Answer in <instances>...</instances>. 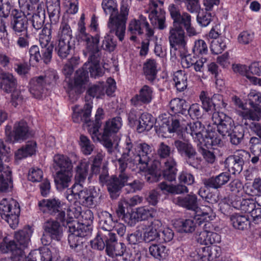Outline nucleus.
Segmentation results:
<instances>
[{
  "label": "nucleus",
  "mask_w": 261,
  "mask_h": 261,
  "mask_svg": "<svg viewBox=\"0 0 261 261\" xmlns=\"http://www.w3.org/2000/svg\"><path fill=\"white\" fill-rule=\"evenodd\" d=\"M123 150L121 157L118 160L121 169H126L127 162L133 165H142V167H140L142 171L147 168L152 152L150 145L146 143H139L127 138Z\"/></svg>",
  "instance_id": "1"
},
{
  "label": "nucleus",
  "mask_w": 261,
  "mask_h": 261,
  "mask_svg": "<svg viewBox=\"0 0 261 261\" xmlns=\"http://www.w3.org/2000/svg\"><path fill=\"white\" fill-rule=\"evenodd\" d=\"M101 6L105 13L110 15L108 22L109 33L115 34L119 41H123L125 34L128 9L123 5L119 13L116 0H102Z\"/></svg>",
  "instance_id": "2"
},
{
  "label": "nucleus",
  "mask_w": 261,
  "mask_h": 261,
  "mask_svg": "<svg viewBox=\"0 0 261 261\" xmlns=\"http://www.w3.org/2000/svg\"><path fill=\"white\" fill-rule=\"evenodd\" d=\"M126 169H121L119 165L118 175L109 176L108 173L101 174L99 176V181L102 185L107 187L110 197L117 199L122 192V189L126 185L129 178L128 174L126 172Z\"/></svg>",
  "instance_id": "3"
},
{
  "label": "nucleus",
  "mask_w": 261,
  "mask_h": 261,
  "mask_svg": "<svg viewBox=\"0 0 261 261\" xmlns=\"http://www.w3.org/2000/svg\"><path fill=\"white\" fill-rule=\"evenodd\" d=\"M38 206L40 210L54 216L62 225L72 219V215L69 213L71 210H66V204L59 199H43L39 201Z\"/></svg>",
  "instance_id": "4"
},
{
  "label": "nucleus",
  "mask_w": 261,
  "mask_h": 261,
  "mask_svg": "<svg viewBox=\"0 0 261 261\" xmlns=\"http://www.w3.org/2000/svg\"><path fill=\"white\" fill-rule=\"evenodd\" d=\"M63 225L65 227H68L69 234L68 241L70 247L78 252L82 248L83 238L91 233V228L86 225L80 224L77 220L73 219Z\"/></svg>",
  "instance_id": "5"
},
{
  "label": "nucleus",
  "mask_w": 261,
  "mask_h": 261,
  "mask_svg": "<svg viewBox=\"0 0 261 261\" xmlns=\"http://www.w3.org/2000/svg\"><path fill=\"white\" fill-rule=\"evenodd\" d=\"M82 40L85 42L86 48L90 53L87 62L94 65V70L91 71L92 75H102L103 70L99 64L101 54L98 47L99 36L93 37L90 35L85 36Z\"/></svg>",
  "instance_id": "6"
},
{
  "label": "nucleus",
  "mask_w": 261,
  "mask_h": 261,
  "mask_svg": "<svg viewBox=\"0 0 261 261\" xmlns=\"http://www.w3.org/2000/svg\"><path fill=\"white\" fill-rule=\"evenodd\" d=\"M20 212L19 204L16 200L3 198L1 201L0 215L13 229L18 224Z\"/></svg>",
  "instance_id": "7"
},
{
  "label": "nucleus",
  "mask_w": 261,
  "mask_h": 261,
  "mask_svg": "<svg viewBox=\"0 0 261 261\" xmlns=\"http://www.w3.org/2000/svg\"><path fill=\"white\" fill-rule=\"evenodd\" d=\"M174 145L178 153L184 158L185 162L189 166L198 168L201 162L195 147L188 140H176Z\"/></svg>",
  "instance_id": "8"
},
{
  "label": "nucleus",
  "mask_w": 261,
  "mask_h": 261,
  "mask_svg": "<svg viewBox=\"0 0 261 261\" xmlns=\"http://www.w3.org/2000/svg\"><path fill=\"white\" fill-rule=\"evenodd\" d=\"M79 189V192L75 193V197L76 201L82 205L92 208L103 202L105 195L99 188L91 187L88 189Z\"/></svg>",
  "instance_id": "9"
},
{
  "label": "nucleus",
  "mask_w": 261,
  "mask_h": 261,
  "mask_svg": "<svg viewBox=\"0 0 261 261\" xmlns=\"http://www.w3.org/2000/svg\"><path fill=\"white\" fill-rule=\"evenodd\" d=\"M99 224L100 230L98 231L96 238L92 241H95L97 245L100 246L103 244L102 239H107L111 236L115 234L112 232L117 223V220L114 219L113 215L107 211H102L99 213Z\"/></svg>",
  "instance_id": "10"
},
{
  "label": "nucleus",
  "mask_w": 261,
  "mask_h": 261,
  "mask_svg": "<svg viewBox=\"0 0 261 261\" xmlns=\"http://www.w3.org/2000/svg\"><path fill=\"white\" fill-rule=\"evenodd\" d=\"M122 125V119L117 116L110 119L106 122L103 127V132L102 135L99 133L100 141L103 146L107 148L108 151L111 153L113 151V143L112 137L116 134Z\"/></svg>",
  "instance_id": "11"
},
{
  "label": "nucleus",
  "mask_w": 261,
  "mask_h": 261,
  "mask_svg": "<svg viewBox=\"0 0 261 261\" xmlns=\"http://www.w3.org/2000/svg\"><path fill=\"white\" fill-rule=\"evenodd\" d=\"M103 245L101 247L95 241H91L92 248L95 249L102 250L106 247L107 254L114 257L117 256H122L125 251V245L124 243L118 242L116 234L108 237L107 239H102Z\"/></svg>",
  "instance_id": "12"
},
{
  "label": "nucleus",
  "mask_w": 261,
  "mask_h": 261,
  "mask_svg": "<svg viewBox=\"0 0 261 261\" xmlns=\"http://www.w3.org/2000/svg\"><path fill=\"white\" fill-rule=\"evenodd\" d=\"M205 208L206 210L196 211L194 218L182 221L180 230L186 233H191L197 227H201L203 220H210L213 214V210L210 206H206Z\"/></svg>",
  "instance_id": "13"
},
{
  "label": "nucleus",
  "mask_w": 261,
  "mask_h": 261,
  "mask_svg": "<svg viewBox=\"0 0 261 261\" xmlns=\"http://www.w3.org/2000/svg\"><path fill=\"white\" fill-rule=\"evenodd\" d=\"M250 153L243 149L236 151L225 160V168L232 174H238L242 171L245 163L249 159Z\"/></svg>",
  "instance_id": "14"
},
{
  "label": "nucleus",
  "mask_w": 261,
  "mask_h": 261,
  "mask_svg": "<svg viewBox=\"0 0 261 261\" xmlns=\"http://www.w3.org/2000/svg\"><path fill=\"white\" fill-rule=\"evenodd\" d=\"M14 135H12V127L7 125L5 128L6 141L7 142H19L23 141L32 136L33 134L29 130L27 123L21 121L15 124L14 126Z\"/></svg>",
  "instance_id": "15"
},
{
  "label": "nucleus",
  "mask_w": 261,
  "mask_h": 261,
  "mask_svg": "<svg viewBox=\"0 0 261 261\" xmlns=\"http://www.w3.org/2000/svg\"><path fill=\"white\" fill-rule=\"evenodd\" d=\"M145 29L146 36L148 37H152L154 34L153 31L149 28V24L147 21L146 18L141 15L139 18L132 20L129 23L128 30L132 35L130 37V40L136 41L137 37V35H141L144 33V30Z\"/></svg>",
  "instance_id": "16"
},
{
  "label": "nucleus",
  "mask_w": 261,
  "mask_h": 261,
  "mask_svg": "<svg viewBox=\"0 0 261 261\" xmlns=\"http://www.w3.org/2000/svg\"><path fill=\"white\" fill-rule=\"evenodd\" d=\"M258 113L253 112L252 110L240 112V115L242 117V123L246 128L258 136L261 139V123L258 122L261 118V111Z\"/></svg>",
  "instance_id": "17"
},
{
  "label": "nucleus",
  "mask_w": 261,
  "mask_h": 261,
  "mask_svg": "<svg viewBox=\"0 0 261 261\" xmlns=\"http://www.w3.org/2000/svg\"><path fill=\"white\" fill-rule=\"evenodd\" d=\"M168 39L171 49L177 50L180 48L185 49L187 37L181 25H173L170 28Z\"/></svg>",
  "instance_id": "18"
},
{
  "label": "nucleus",
  "mask_w": 261,
  "mask_h": 261,
  "mask_svg": "<svg viewBox=\"0 0 261 261\" xmlns=\"http://www.w3.org/2000/svg\"><path fill=\"white\" fill-rule=\"evenodd\" d=\"M212 119L217 125V131L223 137L228 136L234 126L233 120L223 112H215Z\"/></svg>",
  "instance_id": "19"
},
{
  "label": "nucleus",
  "mask_w": 261,
  "mask_h": 261,
  "mask_svg": "<svg viewBox=\"0 0 261 261\" xmlns=\"http://www.w3.org/2000/svg\"><path fill=\"white\" fill-rule=\"evenodd\" d=\"M11 16V26L16 34L28 32V19L23 12L13 9Z\"/></svg>",
  "instance_id": "20"
},
{
  "label": "nucleus",
  "mask_w": 261,
  "mask_h": 261,
  "mask_svg": "<svg viewBox=\"0 0 261 261\" xmlns=\"http://www.w3.org/2000/svg\"><path fill=\"white\" fill-rule=\"evenodd\" d=\"M5 150L3 142L0 139V191H7L12 186L11 171L8 167H4L2 163V150Z\"/></svg>",
  "instance_id": "21"
},
{
  "label": "nucleus",
  "mask_w": 261,
  "mask_h": 261,
  "mask_svg": "<svg viewBox=\"0 0 261 261\" xmlns=\"http://www.w3.org/2000/svg\"><path fill=\"white\" fill-rule=\"evenodd\" d=\"M65 227L59 220L50 219L43 224L44 232L51 239L56 241L60 240L63 235V227Z\"/></svg>",
  "instance_id": "22"
},
{
  "label": "nucleus",
  "mask_w": 261,
  "mask_h": 261,
  "mask_svg": "<svg viewBox=\"0 0 261 261\" xmlns=\"http://www.w3.org/2000/svg\"><path fill=\"white\" fill-rule=\"evenodd\" d=\"M153 99L152 88L148 85H144L130 100L131 103L135 107L150 103Z\"/></svg>",
  "instance_id": "23"
},
{
  "label": "nucleus",
  "mask_w": 261,
  "mask_h": 261,
  "mask_svg": "<svg viewBox=\"0 0 261 261\" xmlns=\"http://www.w3.org/2000/svg\"><path fill=\"white\" fill-rule=\"evenodd\" d=\"M230 203L232 206L237 210H240L244 213L250 214L255 208L257 201L252 199H243L240 195L231 196Z\"/></svg>",
  "instance_id": "24"
},
{
  "label": "nucleus",
  "mask_w": 261,
  "mask_h": 261,
  "mask_svg": "<svg viewBox=\"0 0 261 261\" xmlns=\"http://www.w3.org/2000/svg\"><path fill=\"white\" fill-rule=\"evenodd\" d=\"M42 76H35L29 82V91L32 96L37 99H41L44 96L48 88L43 83Z\"/></svg>",
  "instance_id": "25"
},
{
  "label": "nucleus",
  "mask_w": 261,
  "mask_h": 261,
  "mask_svg": "<svg viewBox=\"0 0 261 261\" xmlns=\"http://www.w3.org/2000/svg\"><path fill=\"white\" fill-rule=\"evenodd\" d=\"M16 248V245L13 242H3L0 245V250L2 252L12 253V261H25L27 257L24 254V249Z\"/></svg>",
  "instance_id": "26"
},
{
  "label": "nucleus",
  "mask_w": 261,
  "mask_h": 261,
  "mask_svg": "<svg viewBox=\"0 0 261 261\" xmlns=\"http://www.w3.org/2000/svg\"><path fill=\"white\" fill-rule=\"evenodd\" d=\"M87 69L89 70L90 75L92 77L96 78L97 76H100L102 75H92L91 71L92 69L94 70V65L91 63L87 62L85 63L82 68L78 69L76 71L75 75L74 77V84L77 87H82L85 85L88 81L89 79L88 71Z\"/></svg>",
  "instance_id": "27"
},
{
  "label": "nucleus",
  "mask_w": 261,
  "mask_h": 261,
  "mask_svg": "<svg viewBox=\"0 0 261 261\" xmlns=\"http://www.w3.org/2000/svg\"><path fill=\"white\" fill-rule=\"evenodd\" d=\"M230 174L227 172H222L217 176L203 180L204 186L209 188L218 189L225 185L230 179Z\"/></svg>",
  "instance_id": "28"
},
{
  "label": "nucleus",
  "mask_w": 261,
  "mask_h": 261,
  "mask_svg": "<svg viewBox=\"0 0 261 261\" xmlns=\"http://www.w3.org/2000/svg\"><path fill=\"white\" fill-rule=\"evenodd\" d=\"M102 116L103 110L101 108H98L95 116V120L91 121L90 120V124H88L87 129L94 141L99 139V129L101 125V119L102 118Z\"/></svg>",
  "instance_id": "29"
},
{
  "label": "nucleus",
  "mask_w": 261,
  "mask_h": 261,
  "mask_svg": "<svg viewBox=\"0 0 261 261\" xmlns=\"http://www.w3.org/2000/svg\"><path fill=\"white\" fill-rule=\"evenodd\" d=\"M173 202L176 204L188 210L195 211L198 208L197 197L192 193L185 197L179 196L174 198Z\"/></svg>",
  "instance_id": "30"
},
{
  "label": "nucleus",
  "mask_w": 261,
  "mask_h": 261,
  "mask_svg": "<svg viewBox=\"0 0 261 261\" xmlns=\"http://www.w3.org/2000/svg\"><path fill=\"white\" fill-rule=\"evenodd\" d=\"M1 89L4 92L10 93L16 89L17 81L14 76L9 72H4L1 76Z\"/></svg>",
  "instance_id": "31"
},
{
  "label": "nucleus",
  "mask_w": 261,
  "mask_h": 261,
  "mask_svg": "<svg viewBox=\"0 0 261 261\" xmlns=\"http://www.w3.org/2000/svg\"><path fill=\"white\" fill-rule=\"evenodd\" d=\"M32 233V231L29 228H24L15 234V240L16 241H10L13 242L16 245V248H21L24 249L27 248L30 243V238Z\"/></svg>",
  "instance_id": "32"
},
{
  "label": "nucleus",
  "mask_w": 261,
  "mask_h": 261,
  "mask_svg": "<svg viewBox=\"0 0 261 261\" xmlns=\"http://www.w3.org/2000/svg\"><path fill=\"white\" fill-rule=\"evenodd\" d=\"M25 261H52V254L48 248L44 247L32 251Z\"/></svg>",
  "instance_id": "33"
},
{
  "label": "nucleus",
  "mask_w": 261,
  "mask_h": 261,
  "mask_svg": "<svg viewBox=\"0 0 261 261\" xmlns=\"http://www.w3.org/2000/svg\"><path fill=\"white\" fill-rule=\"evenodd\" d=\"M169 107L172 112L171 115L180 117L181 115H186L188 105L185 99L175 98L170 101Z\"/></svg>",
  "instance_id": "34"
},
{
  "label": "nucleus",
  "mask_w": 261,
  "mask_h": 261,
  "mask_svg": "<svg viewBox=\"0 0 261 261\" xmlns=\"http://www.w3.org/2000/svg\"><path fill=\"white\" fill-rule=\"evenodd\" d=\"M164 168L162 175L164 179L172 182L175 181L177 172V163L175 159H170L169 161L163 163Z\"/></svg>",
  "instance_id": "35"
},
{
  "label": "nucleus",
  "mask_w": 261,
  "mask_h": 261,
  "mask_svg": "<svg viewBox=\"0 0 261 261\" xmlns=\"http://www.w3.org/2000/svg\"><path fill=\"white\" fill-rule=\"evenodd\" d=\"M188 127L187 128V132L192 137L194 141H198L202 143V140L204 136L203 133H205L204 125L197 121L190 123Z\"/></svg>",
  "instance_id": "36"
},
{
  "label": "nucleus",
  "mask_w": 261,
  "mask_h": 261,
  "mask_svg": "<svg viewBox=\"0 0 261 261\" xmlns=\"http://www.w3.org/2000/svg\"><path fill=\"white\" fill-rule=\"evenodd\" d=\"M92 106L89 103H86L80 111H74L72 114V119L74 122L79 123L84 122L88 127L90 121V117L91 113Z\"/></svg>",
  "instance_id": "37"
},
{
  "label": "nucleus",
  "mask_w": 261,
  "mask_h": 261,
  "mask_svg": "<svg viewBox=\"0 0 261 261\" xmlns=\"http://www.w3.org/2000/svg\"><path fill=\"white\" fill-rule=\"evenodd\" d=\"M54 167L57 171L72 172V163L67 156L56 154L54 157Z\"/></svg>",
  "instance_id": "38"
},
{
  "label": "nucleus",
  "mask_w": 261,
  "mask_h": 261,
  "mask_svg": "<svg viewBox=\"0 0 261 261\" xmlns=\"http://www.w3.org/2000/svg\"><path fill=\"white\" fill-rule=\"evenodd\" d=\"M72 175V172L57 171L54 180L58 190L62 191L69 187Z\"/></svg>",
  "instance_id": "39"
},
{
  "label": "nucleus",
  "mask_w": 261,
  "mask_h": 261,
  "mask_svg": "<svg viewBox=\"0 0 261 261\" xmlns=\"http://www.w3.org/2000/svg\"><path fill=\"white\" fill-rule=\"evenodd\" d=\"M46 8L51 23H56L60 14V0H46Z\"/></svg>",
  "instance_id": "40"
},
{
  "label": "nucleus",
  "mask_w": 261,
  "mask_h": 261,
  "mask_svg": "<svg viewBox=\"0 0 261 261\" xmlns=\"http://www.w3.org/2000/svg\"><path fill=\"white\" fill-rule=\"evenodd\" d=\"M155 118L150 114L144 113L139 117L137 131L141 133L150 130L154 124Z\"/></svg>",
  "instance_id": "41"
},
{
  "label": "nucleus",
  "mask_w": 261,
  "mask_h": 261,
  "mask_svg": "<svg viewBox=\"0 0 261 261\" xmlns=\"http://www.w3.org/2000/svg\"><path fill=\"white\" fill-rule=\"evenodd\" d=\"M143 72L147 80L150 83L156 78L157 64L154 59H147L143 65Z\"/></svg>",
  "instance_id": "42"
},
{
  "label": "nucleus",
  "mask_w": 261,
  "mask_h": 261,
  "mask_svg": "<svg viewBox=\"0 0 261 261\" xmlns=\"http://www.w3.org/2000/svg\"><path fill=\"white\" fill-rule=\"evenodd\" d=\"M89 165V162L84 161L81 162L76 167L75 175V182L74 184L79 185V188H82V184L87 177Z\"/></svg>",
  "instance_id": "43"
},
{
  "label": "nucleus",
  "mask_w": 261,
  "mask_h": 261,
  "mask_svg": "<svg viewBox=\"0 0 261 261\" xmlns=\"http://www.w3.org/2000/svg\"><path fill=\"white\" fill-rule=\"evenodd\" d=\"M204 142L206 147L210 146H220L222 145V141L218 135L215 129H208L205 132L204 136L202 140Z\"/></svg>",
  "instance_id": "44"
},
{
  "label": "nucleus",
  "mask_w": 261,
  "mask_h": 261,
  "mask_svg": "<svg viewBox=\"0 0 261 261\" xmlns=\"http://www.w3.org/2000/svg\"><path fill=\"white\" fill-rule=\"evenodd\" d=\"M174 152V150L164 142H160L158 146L157 155L163 163L170 159H174L173 156Z\"/></svg>",
  "instance_id": "45"
},
{
  "label": "nucleus",
  "mask_w": 261,
  "mask_h": 261,
  "mask_svg": "<svg viewBox=\"0 0 261 261\" xmlns=\"http://www.w3.org/2000/svg\"><path fill=\"white\" fill-rule=\"evenodd\" d=\"M244 124L242 123L241 124L234 125L229 134L230 141L233 145H237L240 144L244 139L245 135Z\"/></svg>",
  "instance_id": "46"
},
{
  "label": "nucleus",
  "mask_w": 261,
  "mask_h": 261,
  "mask_svg": "<svg viewBox=\"0 0 261 261\" xmlns=\"http://www.w3.org/2000/svg\"><path fill=\"white\" fill-rule=\"evenodd\" d=\"M168 251L165 246L161 244H153L149 247L150 255L159 260H163L167 257Z\"/></svg>",
  "instance_id": "47"
},
{
  "label": "nucleus",
  "mask_w": 261,
  "mask_h": 261,
  "mask_svg": "<svg viewBox=\"0 0 261 261\" xmlns=\"http://www.w3.org/2000/svg\"><path fill=\"white\" fill-rule=\"evenodd\" d=\"M70 41L58 39L55 44V51L59 57L65 59L70 54L71 46Z\"/></svg>",
  "instance_id": "48"
},
{
  "label": "nucleus",
  "mask_w": 261,
  "mask_h": 261,
  "mask_svg": "<svg viewBox=\"0 0 261 261\" xmlns=\"http://www.w3.org/2000/svg\"><path fill=\"white\" fill-rule=\"evenodd\" d=\"M37 143L35 141H28L24 147L19 149L15 153L17 159L21 160L23 158L31 156L36 152Z\"/></svg>",
  "instance_id": "49"
},
{
  "label": "nucleus",
  "mask_w": 261,
  "mask_h": 261,
  "mask_svg": "<svg viewBox=\"0 0 261 261\" xmlns=\"http://www.w3.org/2000/svg\"><path fill=\"white\" fill-rule=\"evenodd\" d=\"M105 94V83L103 82L90 87L86 92L85 100L89 101L94 97L99 98Z\"/></svg>",
  "instance_id": "50"
},
{
  "label": "nucleus",
  "mask_w": 261,
  "mask_h": 261,
  "mask_svg": "<svg viewBox=\"0 0 261 261\" xmlns=\"http://www.w3.org/2000/svg\"><path fill=\"white\" fill-rule=\"evenodd\" d=\"M175 86L178 91H183L187 87V74L181 70L176 71L173 74Z\"/></svg>",
  "instance_id": "51"
},
{
  "label": "nucleus",
  "mask_w": 261,
  "mask_h": 261,
  "mask_svg": "<svg viewBox=\"0 0 261 261\" xmlns=\"http://www.w3.org/2000/svg\"><path fill=\"white\" fill-rule=\"evenodd\" d=\"M152 227L147 229L144 233L143 240L146 243L156 241L158 242V231L156 228H154L153 226H160L162 225L161 222L158 220H154L151 223Z\"/></svg>",
  "instance_id": "52"
},
{
  "label": "nucleus",
  "mask_w": 261,
  "mask_h": 261,
  "mask_svg": "<svg viewBox=\"0 0 261 261\" xmlns=\"http://www.w3.org/2000/svg\"><path fill=\"white\" fill-rule=\"evenodd\" d=\"M59 39L71 41L72 38V30L68 19L63 18L58 32Z\"/></svg>",
  "instance_id": "53"
},
{
  "label": "nucleus",
  "mask_w": 261,
  "mask_h": 261,
  "mask_svg": "<svg viewBox=\"0 0 261 261\" xmlns=\"http://www.w3.org/2000/svg\"><path fill=\"white\" fill-rule=\"evenodd\" d=\"M168 10L170 12V16L173 20V25H181V23L184 21L186 15H190L187 12H184L180 14L179 9L175 5L172 4L169 6Z\"/></svg>",
  "instance_id": "54"
},
{
  "label": "nucleus",
  "mask_w": 261,
  "mask_h": 261,
  "mask_svg": "<svg viewBox=\"0 0 261 261\" xmlns=\"http://www.w3.org/2000/svg\"><path fill=\"white\" fill-rule=\"evenodd\" d=\"M42 76L43 83L47 87H53L57 84V81L59 79V76L56 70L49 69L46 70L43 75H39Z\"/></svg>",
  "instance_id": "55"
},
{
  "label": "nucleus",
  "mask_w": 261,
  "mask_h": 261,
  "mask_svg": "<svg viewBox=\"0 0 261 261\" xmlns=\"http://www.w3.org/2000/svg\"><path fill=\"white\" fill-rule=\"evenodd\" d=\"M182 116L177 117L174 115H171L170 120L169 118L167 120L165 117H163L162 120L163 123L168 126V130L170 133L177 132L180 128V122L183 120Z\"/></svg>",
  "instance_id": "56"
},
{
  "label": "nucleus",
  "mask_w": 261,
  "mask_h": 261,
  "mask_svg": "<svg viewBox=\"0 0 261 261\" xmlns=\"http://www.w3.org/2000/svg\"><path fill=\"white\" fill-rule=\"evenodd\" d=\"M230 221L233 226L238 229L244 230L247 228L249 223L248 218L245 216L240 215L238 214L232 215L230 218Z\"/></svg>",
  "instance_id": "57"
},
{
  "label": "nucleus",
  "mask_w": 261,
  "mask_h": 261,
  "mask_svg": "<svg viewBox=\"0 0 261 261\" xmlns=\"http://www.w3.org/2000/svg\"><path fill=\"white\" fill-rule=\"evenodd\" d=\"M249 104L254 108V113L261 111V93L255 91L251 92L248 95Z\"/></svg>",
  "instance_id": "58"
},
{
  "label": "nucleus",
  "mask_w": 261,
  "mask_h": 261,
  "mask_svg": "<svg viewBox=\"0 0 261 261\" xmlns=\"http://www.w3.org/2000/svg\"><path fill=\"white\" fill-rule=\"evenodd\" d=\"M199 98L201 102L203 109L207 113H213L214 112L212 97L210 98L208 94L202 91L201 92Z\"/></svg>",
  "instance_id": "59"
},
{
  "label": "nucleus",
  "mask_w": 261,
  "mask_h": 261,
  "mask_svg": "<svg viewBox=\"0 0 261 261\" xmlns=\"http://www.w3.org/2000/svg\"><path fill=\"white\" fill-rule=\"evenodd\" d=\"M40 44L41 45V60H43L44 63L48 64L52 58L53 44L49 43Z\"/></svg>",
  "instance_id": "60"
},
{
  "label": "nucleus",
  "mask_w": 261,
  "mask_h": 261,
  "mask_svg": "<svg viewBox=\"0 0 261 261\" xmlns=\"http://www.w3.org/2000/svg\"><path fill=\"white\" fill-rule=\"evenodd\" d=\"M227 188L232 193V195H231L229 198L230 201L231 196L240 195L242 197L243 193L244 186L243 183L240 179H235L232 180L227 186Z\"/></svg>",
  "instance_id": "61"
},
{
  "label": "nucleus",
  "mask_w": 261,
  "mask_h": 261,
  "mask_svg": "<svg viewBox=\"0 0 261 261\" xmlns=\"http://www.w3.org/2000/svg\"><path fill=\"white\" fill-rule=\"evenodd\" d=\"M232 69L234 72L239 73L242 75L246 76V77L249 79L250 82H251L254 84H256L259 80V79L257 77L251 76V75H249L248 67L246 65L239 64H233Z\"/></svg>",
  "instance_id": "62"
},
{
  "label": "nucleus",
  "mask_w": 261,
  "mask_h": 261,
  "mask_svg": "<svg viewBox=\"0 0 261 261\" xmlns=\"http://www.w3.org/2000/svg\"><path fill=\"white\" fill-rule=\"evenodd\" d=\"M139 220H147L149 218L155 217L156 211L152 208L142 206L136 209Z\"/></svg>",
  "instance_id": "63"
},
{
  "label": "nucleus",
  "mask_w": 261,
  "mask_h": 261,
  "mask_svg": "<svg viewBox=\"0 0 261 261\" xmlns=\"http://www.w3.org/2000/svg\"><path fill=\"white\" fill-rule=\"evenodd\" d=\"M80 145L81 147L82 151L85 155L90 154L94 147L89 139L84 135L80 136Z\"/></svg>",
  "instance_id": "64"
}]
</instances>
